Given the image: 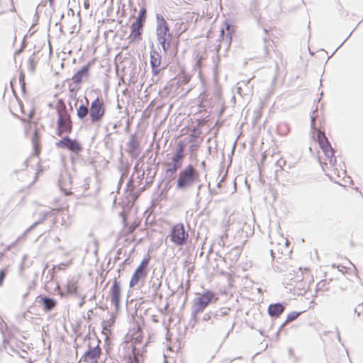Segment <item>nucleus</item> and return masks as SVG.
Here are the masks:
<instances>
[{"label":"nucleus","instance_id":"nucleus-1","mask_svg":"<svg viewBox=\"0 0 363 363\" xmlns=\"http://www.w3.org/2000/svg\"><path fill=\"white\" fill-rule=\"evenodd\" d=\"M315 140L323 152V155L319 157V161L323 170L333 179L344 178L346 175L345 167L341 164H337L336 163L333 149L325 133L318 130Z\"/></svg>","mask_w":363,"mask_h":363},{"label":"nucleus","instance_id":"nucleus-2","mask_svg":"<svg viewBox=\"0 0 363 363\" xmlns=\"http://www.w3.org/2000/svg\"><path fill=\"white\" fill-rule=\"evenodd\" d=\"M314 281L313 276L309 268H298L291 274L289 285L294 294L303 296Z\"/></svg>","mask_w":363,"mask_h":363},{"label":"nucleus","instance_id":"nucleus-3","mask_svg":"<svg viewBox=\"0 0 363 363\" xmlns=\"http://www.w3.org/2000/svg\"><path fill=\"white\" fill-rule=\"evenodd\" d=\"M55 109L57 111L56 134L62 136L63 134H69L72 131V121L70 113L67 110L66 105L62 99H59Z\"/></svg>","mask_w":363,"mask_h":363},{"label":"nucleus","instance_id":"nucleus-4","mask_svg":"<svg viewBox=\"0 0 363 363\" xmlns=\"http://www.w3.org/2000/svg\"><path fill=\"white\" fill-rule=\"evenodd\" d=\"M272 244L273 247L271 249V255L273 260L281 263L290 257L291 250L286 238L279 235L272 241Z\"/></svg>","mask_w":363,"mask_h":363},{"label":"nucleus","instance_id":"nucleus-5","mask_svg":"<svg viewBox=\"0 0 363 363\" xmlns=\"http://www.w3.org/2000/svg\"><path fill=\"white\" fill-rule=\"evenodd\" d=\"M199 174L198 171L191 164H188L184 169L180 171L177 181V188L184 189L195 182L199 180Z\"/></svg>","mask_w":363,"mask_h":363},{"label":"nucleus","instance_id":"nucleus-6","mask_svg":"<svg viewBox=\"0 0 363 363\" xmlns=\"http://www.w3.org/2000/svg\"><path fill=\"white\" fill-rule=\"evenodd\" d=\"M146 20V9H140L139 14L135 21L130 26V33L128 38L130 42H138L142 40L143 27Z\"/></svg>","mask_w":363,"mask_h":363},{"label":"nucleus","instance_id":"nucleus-7","mask_svg":"<svg viewBox=\"0 0 363 363\" xmlns=\"http://www.w3.org/2000/svg\"><path fill=\"white\" fill-rule=\"evenodd\" d=\"M104 101L99 97L95 99L91 104L89 109V117L92 123H99L105 114Z\"/></svg>","mask_w":363,"mask_h":363},{"label":"nucleus","instance_id":"nucleus-8","mask_svg":"<svg viewBox=\"0 0 363 363\" xmlns=\"http://www.w3.org/2000/svg\"><path fill=\"white\" fill-rule=\"evenodd\" d=\"M169 237L171 241L179 246L184 245L188 239L189 235L186 232L183 223H177L171 229Z\"/></svg>","mask_w":363,"mask_h":363},{"label":"nucleus","instance_id":"nucleus-9","mask_svg":"<svg viewBox=\"0 0 363 363\" xmlns=\"http://www.w3.org/2000/svg\"><path fill=\"white\" fill-rule=\"evenodd\" d=\"M150 257L144 258L138 267L135 270L133 274L130 281V287H133L136 286L140 281L145 279L147 274V266L150 262Z\"/></svg>","mask_w":363,"mask_h":363},{"label":"nucleus","instance_id":"nucleus-10","mask_svg":"<svg viewBox=\"0 0 363 363\" xmlns=\"http://www.w3.org/2000/svg\"><path fill=\"white\" fill-rule=\"evenodd\" d=\"M169 31L168 23L164 18H161L157 28V40L164 52H167L169 48V43L167 39V35H170Z\"/></svg>","mask_w":363,"mask_h":363},{"label":"nucleus","instance_id":"nucleus-11","mask_svg":"<svg viewBox=\"0 0 363 363\" xmlns=\"http://www.w3.org/2000/svg\"><path fill=\"white\" fill-rule=\"evenodd\" d=\"M218 300L213 292L206 291L200 294L194 301V307L197 312L203 311L209 303Z\"/></svg>","mask_w":363,"mask_h":363},{"label":"nucleus","instance_id":"nucleus-12","mask_svg":"<svg viewBox=\"0 0 363 363\" xmlns=\"http://www.w3.org/2000/svg\"><path fill=\"white\" fill-rule=\"evenodd\" d=\"M56 145L59 148H67L77 154L82 150V147L79 142L77 140H72L69 137L63 138L56 143Z\"/></svg>","mask_w":363,"mask_h":363},{"label":"nucleus","instance_id":"nucleus-13","mask_svg":"<svg viewBox=\"0 0 363 363\" xmlns=\"http://www.w3.org/2000/svg\"><path fill=\"white\" fill-rule=\"evenodd\" d=\"M184 148H185V143H184V141H182V140L179 141V143L177 144V149L172 157V161L174 162L173 169H172L173 172L177 171V169L180 166V164L184 157Z\"/></svg>","mask_w":363,"mask_h":363},{"label":"nucleus","instance_id":"nucleus-14","mask_svg":"<svg viewBox=\"0 0 363 363\" xmlns=\"http://www.w3.org/2000/svg\"><path fill=\"white\" fill-rule=\"evenodd\" d=\"M100 354L101 348L99 344L95 347H90L83 356L84 362L86 363H97Z\"/></svg>","mask_w":363,"mask_h":363},{"label":"nucleus","instance_id":"nucleus-15","mask_svg":"<svg viewBox=\"0 0 363 363\" xmlns=\"http://www.w3.org/2000/svg\"><path fill=\"white\" fill-rule=\"evenodd\" d=\"M110 296L111 302L114 304L116 309H118L121 301V286L116 279L113 281L110 289Z\"/></svg>","mask_w":363,"mask_h":363},{"label":"nucleus","instance_id":"nucleus-16","mask_svg":"<svg viewBox=\"0 0 363 363\" xmlns=\"http://www.w3.org/2000/svg\"><path fill=\"white\" fill-rule=\"evenodd\" d=\"M267 311L270 316L278 317L284 312V306L279 303L270 304L268 306Z\"/></svg>","mask_w":363,"mask_h":363},{"label":"nucleus","instance_id":"nucleus-17","mask_svg":"<svg viewBox=\"0 0 363 363\" xmlns=\"http://www.w3.org/2000/svg\"><path fill=\"white\" fill-rule=\"evenodd\" d=\"M150 64L152 67V72L155 74H157L160 72L158 67L161 64V57L158 52H154L150 56Z\"/></svg>","mask_w":363,"mask_h":363},{"label":"nucleus","instance_id":"nucleus-18","mask_svg":"<svg viewBox=\"0 0 363 363\" xmlns=\"http://www.w3.org/2000/svg\"><path fill=\"white\" fill-rule=\"evenodd\" d=\"M89 72V65L84 66L77 73H75L72 79L74 84H80L82 82L83 77L86 76Z\"/></svg>","mask_w":363,"mask_h":363},{"label":"nucleus","instance_id":"nucleus-19","mask_svg":"<svg viewBox=\"0 0 363 363\" xmlns=\"http://www.w3.org/2000/svg\"><path fill=\"white\" fill-rule=\"evenodd\" d=\"M40 303H43L45 311H50L57 306V301L48 297H42L40 298Z\"/></svg>","mask_w":363,"mask_h":363},{"label":"nucleus","instance_id":"nucleus-20","mask_svg":"<svg viewBox=\"0 0 363 363\" xmlns=\"http://www.w3.org/2000/svg\"><path fill=\"white\" fill-rule=\"evenodd\" d=\"M32 145L34 150V154L36 156H39L41 150L40 144V136L35 131L32 137Z\"/></svg>","mask_w":363,"mask_h":363},{"label":"nucleus","instance_id":"nucleus-21","mask_svg":"<svg viewBox=\"0 0 363 363\" xmlns=\"http://www.w3.org/2000/svg\"><path fill=\"white\" fill-rule=\"evenodd\" d=\"M78 282L76 280H70L67 283V293L69 294H77L78 293Z\"/></svg>","mask_w":363,"mask_h":363},{"label":"nucleus","instance_id":"nucleus-22","mask_svg":"<svg viewBox=\"0 0 363 363\" xmlns=\"http://www.w3.org/2000/svg\"><path fill=\"white\" fill-rule=\"evenodd\" d=\"M225 30H227L228 33H227V38H228V40L229 42V43H231L232 41V38H233V34L235 33V28L234 26H231L230 23H228V22H225Z\"/></svg>","mask_w":363,"mask_h":363},{"label":"nucleus","instance_id":"nucleus-23","mask_svg":"<svg viewBox=\"0 0 363 363\" xmlns=\"http://www.w3.org/2000/svg\"><path fill=\"white\" fill-rule=\"evenodd\" d=\"M88 113H89L88 108L84 105L79 106V107L77 110V116L80 119H83L84 118H85L87 116Z\"/></svg>","mask_w":363,"mask_h":363},{"label":"nucleus","instance_id":"nucleus-24","mask_svg":"<svg viewBox=\"0 0 363 363\" xmlns=\"http://www.w3.org/2000/svg\"><path fill=\"white\" fill-rule=\"evenodd\" d=\"M300 314H301L300 312H296V311H293V312L289 313L286 317V322L289 323V322H291V321L296 320L299 316Z\"/></svg>","mask_w":363,"mask_h":363},{"label":"nucleus","instance_id":"nucleus-25","mask_svg":"<svg viewBox=\"0 0 363 363\" xmlns=\"http://www.w3.org/2000/svg\"><path fill=\"white\" fill-rule=\"evenodd\" d=\"M135 347L133 350V356H130L127 358V363H139L138 357L135 354Z\"/></svg>","mask_w":363,"mask_h":363},{"label":"nucleus","instance_id":"nucleus-26","mask_svg":"<svg viewBox=\"0 0 363 363\" xmlns=\"http://www.w3.org/2000/svg\"><path fill=\"white\" fill-rule=\"evenodd\" d=\"M6 274V269H1L0 271V286L3 285L4 279Z\"/></svg>","mask_w":363,"mask_h":363},{"label":"nucleus","instance_id":"nucleus-27","mask_svg":"<svg viewBox=\"0 0 363 363\" xmlns=\"http://www.w3.org/2000/svg\"><path fill=\"white\" fill-rule=\"evenodd\" d=\"M355 311L358 313V315H360L363 313V302L361 303H359L356 308Z\"/></svg>","mask_w":363,"mask_h":363},{"label":"nucleus","instance_id":"nucleus-28","mask_svg":"<svg viewBox=\"0 0 363 363\" xmlns=\"http://www.w3.org/2000/svg\"><path fill=\"white\" fill-rule=\"evenodd\" d=\"M137 225H131L130 226L128 227V231H127V234H130V233H132L135 230V228H137Z\"/></svg>","mask_w":363,"mask_h":363},{"label":"nucleus","instance_id":"nucleus-29","mask_svg":"<svg viewBox=\"0 0 363 363\" xmlns=\"http://www.w3.org/2000/svg\"><path fill=\"white\" fill-rule=\"evenodd\" d=\"M84 8L88 10L90 8V3L89 0H84Z\"/></svg>","mask_w":363,"mask_h":363},{"label":"nucleus","instance_id":"nucleus-30","mask_svg":"<svg viewBox=\"0 0 363 363\" xmlns=\"http://www.w3.org/2000/svg\"><path fill=\"white\" fill-rule=\"evenodd\" d=\"M190 78H191V77H190L189 76H188V75H185V76L184 77V79H183V82H184V84H187V83H189V82L190 81Z\"/></svg>","mask_w":363,"mask_h":363},{"label":"nucleus","instance_id":"nucleus-31","mask_svg":"<svg viewBox=\"0 0 363 363\" xmlns=\"http://www.w3.org/2000/svg\"><path fill=\"white\" fill-rule=\"evenodd\" d=\"M220 37H221V38H222V39H224V38H225V35H224V30H223V29H222V30H220Z\"/></svg>","mask_w":363,"mask_h":363},{"label":"nucleus","instance_id":"nucleus-32","mask_svg":"<svg viewBox=\"0 0 363 363\" xmlns=\"http://www.w3.org/2000/svg\"><path fill=\"white\" fill-rule=\"evenodd\" d=\"M186 15H188V16H189H189H191V18H192L194 17L193 16H194L195 13H189V12H188V13H186Z\"/></svg>","mask_w":363,"mask_h":363},{"label":"nucleus","instance_id":"nucleus-33","mask_svg":"<svg viewBox=\"0 0 363 363\" xmlns=\"http://www.w3.org/2000/svg\"><path fill=\"white\" fill-rule=\"evenodd\" d=\"M311 123H312V126L314 127L315 126V118H312Z\"/></svg>","mask_w":363,"mask_h":363},{"label":"nucleus","instance_id":"nucleus-34","mask_svg":"<svg viewBox=\"0 0 363 363\" xmlns=\"http://www.w3.org/2000/svg\"><path fill=\"white\" fill-rule=\"evenodd\" d=\"M123 222H124L125 225H126V218H125V217L123 218Z\"/></svg>","mask_w":363,"mask_h":363},{"label":"nucleus","instance_id":"nucleus-35","mask_svg":"<svg viewBox=\"0 0 363 363\" xmlns=\"http://www.w3.org/2000/svg\"><path fill=\"white\" fill-rule=\"evenodd\" d=\"M187 30V27L185 26H184V30L185 31V30Z\"/></svg>","mask_w":363,"mask_h":363}]
</instances>
